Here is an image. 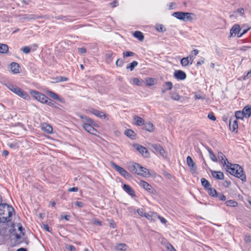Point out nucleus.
<instances>
[{
    "label": "nucleus",
    "instance_id": "1",
    "mask_svg": "<svg viewBox=\"0 0 251 251\" xmlns=\"http://www.w3.org/2000/svg\"><path fill=\"white\" fill-rule=\"evenodd\" d=\"M14 211L11 206L6 203H0V222L5 223L9 222Z\"/></svg>",
    "mask_w": 251,
    "mask_h": 251
},
{
    "label": "nucleus",
    "instance_id": "2",
    "mask_svg": "<svg viewBox=\"0 0 251 251\" xmlns=\"http://www.w3.org/2000/svg\"><path fill=\"white\" fill-rule=\"evenodd\" d=\"M174 16L177 19L183 21H192L193 20V17H195V15L193 13L176 12H174Z\"/></svg>",
    "mask_w": 251,
    "mask_h": 251
},
{
    "label": "nucleus",
    "instance_id": "3",
    "mask_svg": "<svg viewBox=\"0 0 251 251\" xmlns=\"http://www.w3.org/2000/svg\"><path fill=\"white\" fill-rule=\"evenodd\" d=\"M31 94L36 100L40 102L43 103L47 102L48 98L44 94L35 90L31 92Z\"/></svg>",
    "mask_w": 251,
    "mask_h": 251
},
{
    "label": "nucleus",
    "instance_id": "4",
    "mask_svg": "<svg viewBox=\"0 0 251 251\" xmlns=\"http://www.w3.org/2000/svg\"><path fill=\"white\" fill-rule=\"evenodd\" d=\"M111 165L125 178H128L130 177V175L122 167L117 165L114 162H111Z\"/></svg>",
    "mask_w": 251,
    "mask_h": 251
},
{
    "label": "nucleus",
    "instance_id": "5",
    "mask_svg": "<svg viewBox=\"0 0 251 251\" xmlns=\"http://www.w3.org/2000/svg\"><path fill=\"white\" fill-rule=\"evenodd\" d=\"M152 150L155 153H159L163 157H166V153L163 148L157 144H153L151 145Z\"/></svg>",
    "mask_w": 251,
    "mask_h": 251
},
{
    "label": "nucleus",
    "instance_id": "6",
    "mask_svg": "<svg viewBox=\"0 0 251 251\" xmlns=\"http://www.w3.org/2000/svg\"><path fill=\"white\" fill-rule=\"evenodd\" d=\"M93 125H94V123H82V125L83 128L88 132L92 134H96L97 130L94 128Z\"/></svg>",
    "mask_w": 251,
    "mask_h": 251
},
{
    "label": "nucleus",
    "instance_id": "7",
    "mask_svg": "<svg viewBox=\"0 0 251 251\" xmlns=\"http://www.w3.org/2000/svg\"><path fill=\"white\" fill-rule=\"evenodd\" d=\"M240 169L238 168H236L234 176L240 178L243 182H245L246 181V176L244 172V170L241 166H240Z\"/></svg>",
    "mask_w": 251,
    "mask_h": 251
},
{
    "label": "nucleus",
    "instance_id": "8",
    "mask_svg": "<svg viewBox=\"0 0 251 251\" xmlns=\"http://www.w3.org/2000/svg\"><path fill=\"white\" fill-rule=\"evenodd\" d=\"M186 161L191 172L192 174H195L197 171V167L192 158L190 156H188L187 157Z\"/></svg>",
    "mask_w": 251,
    "mask_h": 251
},
{
    "label": "nucleus",
    "instance_id": "9",
    "mask_svg": "<svg viewBox=\"0 0 251 251\" xmlns=\"http://www.w3.org/2000/svg\"><path fill=\"white\" fill-rule=\"evenodd\" d=\"M237 168L240 169L239 165L228 163V164L226 165V170L230 175L234 176Z\"/></svg>",
    "mask_w": 251,
    "mask_h": 251
},
{
    "label": "nucleus",
    "instance_id": "10",
    "mask_svg": "<svg viewBox=\"0 0 251 251\" xmlns=\"http://www.w3.org/2000/svg\"><path fill=\"white\" fill-rule=\"evenodd\" d=\"M134 148L140 153H141L145 157H149L150 156L149 152L148 150L144 147L140 145H134Z\"/></svg>",
    "mask_w": 251,
    "mask_h": 251
},
{
    "label": "nucleus",
    "instance_id": "11",
    "mask_svg": "<svg viewBox=\"0 0 251 251\" xmlns=\"http://www.w3.org/2000/svg\"><path fill=\"white\" fill-rule=\"evenodd\" d=\"M174 75L176 79L180 80H183L186 78V74L181 70L176 71Z\"/></svg>",
    "mask_w": 251,
    "mask_h": 251
},
{
    "label": "nucleus",
    "instance_id": "12",
    "mask_svg": "<svg viewBox=\"0 0 251 251\" xmlns=\"http://www.w3.org/2000/svg\"><path fill=\"white\" fill-rule=\"evenodd\" d=\"M229 128L232 131H234L238 129L237 120L234 117H231L229 120Z\"/></svg>",
    "mask_w": 251,
    "mask_h": 251
},
{
    "label": "nucleus",
    "instance_id": "13",
    "mask_svg": "<svg viewBox=\"0 0 251 251\" xmlns=\"http://www.w3.org/2000/svg\"><path fill=\"white\" fill-rule=\"evenodd\" d=\"M241 28L240 27V25L238 24L234 25L230 30V37L235 36L236 34L239 35L240 31H241Z\"/></svg>",
    "mask_w": 251,
    "mask_h": 251
},
{
    "label": "nucleus",
    "instance_id": "14",
    "mask_svg": "<svg viewBox=\"0 0 251 251\" xmlns=\"http://www.w3.org/2000/svg\"><path fill=\"white\" fill-rule=\"evenodd\" d=\"M138 170L137 174L138 175L142 176L144 177H149L150 175V172L148 169L141 166L139 165Z\"/></svg>",
    "mask_w": 251,
    "mask_h": 251
},
{
    "label": "nucleus",
    "instance_id": "15",
    "mask_svg": "<svg viewBox=\"0 0 251 251\" xmlns=\"http://www.w3.org/2000/svg\"><path fill=\"white\" fill-rule=\"evenodd\" d=\"M88 111L94 115H95L96 116L100 118H104L105 119L107 117V115L105 114L102 111H100L94 109H91L88 110Z\"/></svg>",
    "mask_w": 251,
    "mask_h": 251
},
{
    "label": "nucleus",
    "instance_id": "16",
    "mask_svg": "<svg viewBox=\"0 0 251 251\" xmlns=\"http://www.w3.org/2000/svg\"><path fill=\"white\" fill-rule=\"evenodd\" d=\"M10 69L13 74H18L20 73V65L16 62H12L9 65Z\"/></svg>",
    "mask_w": 251,
    "mask_h": 251
},
{
    "label": "nucleus",
    "instance_id": "17",
    "mask_svg": "<svg viewBox=\"0 0 251 251\" xmlns=\"http://www.w3.org/2000/svg\"><path fill=\"white\" fill-rule=\"evenodd\" d=\"M211 173L212 176L216 179L223 180L224 178V175L223 173L221 172L211 171Z\"/></svg>",
    "mask_w": 251,
    "mask_h": 251
},
{
    "label": "nucleus",
    "instance_id": "18",
    "mask_svg": "<svg viewBox=\"0 0 251 251\" xmlns=\"http://www.w3.org/2000/svg\"><path fill=\"white\" fill-rule=\"evenodd\" d=\"M15 94L25 100H28L29 98L28 94L20 88L17 89Z\"/></svg>",
    "mask_w": 251,
    "mask_h": 251
},
{
    "label": "nucleus",
    "instance_id": "19",
    "mask_svg": "<svg viewBox=\"0 0 251 251\" xmlns=\"http://www.w3.org/2000/svg\"><path fill=\"white\" fill-rule=\"evenodd\" d=\"M123 189L129 195L132 197L135 196V193L132 188L127 184H124L123 186Z\"/></svg>",
    "mask_w": 251,
    "mask_h": 251
},
{
    "label": "nucleus",
    "instance_id": "20",
    "mask_svg": "<svg viewBox=\"0 0 251 251\" xmlns=\"http://www.w3.org/2000/svg\"><path fill=\"white\" fill-rule=\"evenodd\" d=\"M245 117L249 118L251 116V105H247L242 110Z\"/></svg>",
    "mask_w": 251,
    "mask_h": 251
},
{
    "label": "nucleus",
    "instance_id": "21",
    "mask_svg": "<svg viewBox=\"0 0 251 251\" xmlns=\"http://www.w3.org/2000/svg\"><path fill=\"white\" fill-rule=\"evenodd\" d=\"M40 17L37 16L34 14H31V15H24L21 20H27V21H30V20H35L37 19L40 18Z\"/></svg>",
    "mask_w": 251,
    "mask_h": 251
},
{
    "label": "nucleus",
    "instance_id": "22",
    "mask_svg": "<svg viewBox=\"0 0 251 251\" xmlns=\"http://www.w3.org/2000/svg\"><path fill=\"white\" fill-rule=\"evenodd\" d=\"M139 165L140 164L137 163H132L129 165V169L132 173L137 174L138 169L139 168Z\"/></svg>",
    "mask_w": 251,
    "mask_h": 251
},
{
    "label": "nucleus",
    "instance_id": "23",
    "mask_svg": "<svg viewBox=\"0 0 251 251\" xmlns=\"http://www.w3.org/2000/svg\"><path fill=\"white\" fill-rule=\"evenodd\" d=\"M41 128L48 133H51L52 131V127L49 124L44 123L41 126Z\"/></svg>",
    "mask_w": 251,
    "mask_h": 251
},
{
    "label": "nucleus",
    "instance_id": "24",
    "mask_svg": "<svg viewBox=\"0 0 251 251\" xmlns=\"http://www.w3.org/2000/svg\"><path fill=\"white\" fill-rule=\"evenodd\" d=\"M161 243L162 245L164 246L167 251H173V246L170 243H168L166 240L162 239Z\"/></svg>",
    "mask_w": 251,
    "mask_h": 251
},
{
    "label": "nucleus",
    "instance_id": "25",
    "mask_svg": "<svg viewBox=\"0 0 251 251\" xmlns=\"http://www.w3.org/2000/svg\"><path fill=\"white\" fill-rule=\"evenodd\" d=\"M140 184L145 189H146L147 191H148L149 192H151V191L152 190L151 186V185H150L148 183H147L143 180L140 181Z\"/></svg>",
    "mask_w": 251,
    "mask_h": 251
},
{
    "label": "nucleus",
    "instance_id": "26",
    "mask_svg": "<svg viewBox=\"0 0 251 251\" xmlns=\"http://www.w3.org/2000/svg\"><path fill=\"white\" fill-rule=\"evenodd\" d=\"M135 121V124L138 126H141L144 125V121L141 117L138 116H135L133 118Z\"/></svg>",
    "mask_w": 251,
    "mask_h": 251
},
{
    "label": "nucleus",
    "instance_id": "27",
    "mask_svg": "<svg viewBox=\"0 0 251 251\" xmlns=\"http://www.w3.org/2000/svg\"><path fill=\"white\" fill-rule=\"evenodd\" d=\"M144 129L148 131L152 132L154 130V126L153 124L151 122H148L144 124Z\"/></svg>",
    "mask_w": 251,
    "mask_h": 251
},
{
    "label": "nucleus",
    "instance_id": "28",
    "mask_svg": "<svg viewBox=\"0 0 251 251\" xmlns=\"http://www.w3.org/2000/svg\"><path fill=\"white\" fill-rule=\"evenodd\" d=\"M133 36L140 41H142L144 39L143 33L139 31L134 32Z\"/></svg>",
    "mask_w": 251,
    "mask_h": 251
},
{
    "label": "nucleus",
    "instance_id": "29",
    "mask_svg": "<svg viewBox=\"0 0 251 251\" xmlns=\"http://www.w3.org/2000/svg\"><path fill=\"white\" fill-rule=\"evenodd\" d=\"M207 190L208 194L211 196L213 197H216L218 196V193L214 188L209 187L208 189H207Z\"/></svg>",
    "mask_w": 251,
    "mask_h": 251
},
{
    "label": "nucleus",
    "instance_id": "30",
    "mask_svg": "<svg viewBox=\"0 0 251 251\" xmlns=\"http://www.w3.org/2000/svg\"><path fill=\"white\" fill-rule=\"evenodd\" d=\"M78 117L81 119L83 121V123H94V121L90 118H88L85 115H82L81 114H79Z\"/></svg>",
    "mask_w": 251,
    "mask_h": 251
},
{
    "label": "nucleus",
    "instance_id": "31",
    "mask_svg": "<svg viewBox=\"0 0 251 251\" xmlns=\"http://www.w3.org/2000/svg\"><path fill=\"white\" fill-rule=\"evenodd\" d=\"M8 51V47L7 45L0 43V53H5Z\"/></svg>",
    "mask_w": 251,
    "mask_h": 251
},
{
    "label": "nucleus",
    "instance_id": "32",
    "mask_svg": "<svg viewBox=\"0 0 251 251\" xmlns=\"http://www.w3.org/2000/svg\"><path fill=\"white\" fill-rule=\"evenodd\" d=\"M125 134L128 137L134 139L135 137V132L131 129H127L125 132Z\"/></svg>",
    "mask_w": 251,
    "mask_h": 251
},
{
    "label": "nucleus",
    "instance_id": "33",
    "mask_svg": "<svg viewBox=\"0 0 251 251\" xmlns=\"http://www.w3.org/2000/svg\"><path fill=\"white\" fill-rule=\"evenodd\" d=\"M126 248L127 246L123 243L118 244L115 246V249L117 251H126Z\"/></svg>",
    "mask_w": 251,
    "mask_h": 251
},
{
    "label": "nucleus",
    "instance_id": "34",
    "mask_svg": "<svg viewBox=\"0 0 251 251\" xmlns=\"http://www.w3.org/2000/svg\"><path fill=\"white\" fill-rule=\"evenodd\" d=\"M180 63L181 65L183 67H186L189 65L190 64V60L189 59V57H183L180 60Z\"/></svg>",
    "mask_w": 251,
    "mask_h": 251
},
{
    "label": "nucleus",
    "instance_id": "35",
    "mask_svg": "<svg viewBox=\"0 0 251 251\" xmlns=\"http://www.w3.org/2000/svg\"><path fill=\"white\" fill-rule=\"evenodd\" d=\"M138 63L137 61H134L132 63L127 64L126 69H129L130 70L132 71L134 69L135 67L138 65Z\"/></svg>",
    "mask_w": 251,
    "mask_h": 251
},
{
    "label": "nucleus",
    "instance_id": "36",
    "mask_svg": "<svg viewBox=\"0 0 251 251\" xmlns=\"http://www.w3.org/2000/svg\"><path fill=\"white\" fill-rule=\"evenodd\" d=\"M112 52L109 51L106 53V61L107 63L110 64L112 62Z\"/></svg>",
    "mask_w": 251,
    "mask_h": 251
},
{
    "label": "nucleus",
    "instance_id": "37",
    "mask_svg": "<svg viewBox=\"0 0 251 251\" xmlns=\"http://www.w3.org/2000/svg\"><path fill=\"white\" fill-rule=\"evenodd\" d=\"M207 151L209 153V156H210V159L214 162H217V159L216 157V155L214 154V153L212 151V150L208 148L207 149Z\"/></svg>",
    "mask_w": 251,
    "mask_h": 251
},
{
    "label": "nucleus",
    "instance_id": "38",
    "mask_svg": "<svg viewBox=\"0 0 251 251\" xmlns=\"http://www.w3.org/2000/svg\"><path fill=\"white\" fill-rule=\"evenodd\" d=\"M236 120L237 119H243L245 117L243 111H237L235 113V117H234Z\"/></svg>",
    "mask_w": 251,
    "mask_h": 251
},
{
    "label": "nucleus",
    "instance_id": "39",
    "mask_svg": "<svg viewBox=\"0 0 251 251\" xmlns=\"http://www.w3.org/2000/svg\"><path fill=\"white\" fill-rule=\"evenodd\" d=\"M225 204L226 206L231 207H236L238 205L237 202L233 200L227 201H226Z\"/></svg>",
    "mask_w": 251,
    "mask_h": 251
},
{
    "label": "nucleus",
    "instance_id": "40",
    "mask_svg": "<svg viewBox=\"0 0 251 251\" xmlns=\"http://www.w3.org/2000/svg\"><path fill=\"white\" fill-rule=\"evenodd\" d=\"M201 181L202 185L205 189H208L210 187V185L209 182L205 178H201Z\"/></svg>",
    "mask_w": 251,
    "mask_h": 251
},
{
    "label": "nucleus",
    "instance_id": "41",
    "mask_svg": "<svg viewBox=\"0 0 251 251\" xmlns=\"http://www.w3.org/2000/svg\"><path fill=\"white\" fill-rule=\"evenodd\" d=\"M133 83L137 86H142L143 84V81L138 78H133L132 79Z\"/></svg>",
    "mask_w": 251,
    "mask_h": 251
},
{
    "label": "nucleus",
    "instance_id": "42",
    "mask_svg": "<svg viewBox=\"0 0 251 251\" xmlns=\"http://www.w3.org/2000/svg\"><path fill=\"white\" fill-rule=\"evenodd\" d=\"M47 94L50 97L53 98L54 100H58L59 99V96L54 92L51 91H48Z\"/></svg>",
    "mask_w": 251,
    "mask_h": 251
},
{
    "label": "nucleus",
    "instance_id": "43",
    "mask_svg": "<svg viewBox=\"0 0 251 251\" xmlns=\"http://www.w3.org/2000/svg\"><path fill=\"white\" fill-rule=\"evenodd\" d=\"M145 83L147 86H151L154 84V79L152 78H148L146 79Z\"/></svg>",
    "mask_w": 251,
    "mask_h": 251
},
{
    "label": "nucleus",
    "instance_id": "44",
    "mask_svg": "<svg viewBox=\"0 0 251 251\" xmlns=\"http://www.w3.org/2000/svg\"><path fill=\"white\" fill-rule=\"evenodd\" d=\"M7 88L12 92L15 93L17 90V89L19 88L18 87H17L16 86H14L12 84H8L7 85Z\"/></svg>",
    "mask_w": 251,
    "mask_h": 251
},
{
    "label": "nucleus",
    "instance_id": "45",
    "mask_svg": "<svg viewBox=\"0 0 251 251\" xmlns=\"http://www.w3.org/2000/svg\"><path fill=\"white\" fill-rule=\"evenodd\" d=\"M137 213L138 214L142 217H145L146 216V213L145 212L144 209L143 208H139L137 209Z\"/></svg>",
    "mask_w": 251,
    "mask_h": 251
},
{
    "label": "nucleus",
    "instance_id": "46",
    "mask_svg": "<svg viewBox=\"0 0 251 251\" xmlns=\"http://www.w3.org/2000/svg\"><path fill=\"white\" fill-rule=\"evenodd\" d=\"M135 54V53L133 52L127 51L123 53V56L125 57H129L132 56Z\"/></svg>",
    "mask_w": 251,
    "mask_h": 251
},
{
    "label": "nucleus",
    "instance_id": "47",
    "mask_svg": "<svg viewBox=\"0 0 251 251\" xmlns=\"http://www.w3.org/2000/svg\"><path fill=\"white\" fill-rule=\"evenodd\" d=\"M124 62L121 59H118L116 62V65L118 67H122L124 65Z\"/></svg>",
    "mask_w": 251,
    "mask_h": 251
},
{
    "label": "nucleus",
    "instance_id": "48",
    "mask_svg": "<svg viewBox=\"0 0 251 251\" xmlns=\"http://www.w3.org/2000/svg\"><path fill=\"white\" fill-rule=\"evenodd\" d=\"M156 29L159 31L162 32L163 31L164 26L162 25H156L155 26Z\"/></svg>",
    "mask_w": 251,
    "mask_h": 251
},
{
    "label": "nucleus",
    "instance_id": "49",
    "mask_svg": "<svg viewBox=\"0 0 251 251\" xmlns=\"http://www.w3.org/2000/svg\"><path fill=\"white\" fill-rule=\"evenodd\" d=\"M21 50L25 53H28L30 51V49L29 47L25 46L24 48H22Z\"/></svg>",
    "mask_w": 251,
    "mask_h": 251
},
{
    "label": "nucleus",
    "instance_id": "50",
    "mask_svg": "<svg viewBox=\"0 0 251 251\" xmlns=\"http://www.w3.org/2000/svg\"><path fill=\"white\" fill-rule=\"evenodd\" d=\"M207 117L210 120H211L214 121L216 120V118L215 116H214L213 113H212V112L209 113L208 114V115Z\"/></svg>",
    "mask_w": 251,
    "mask_h": 251
},
{
    "label": "nucleus",
    "instance_id": "51",
    "mask_svg": "<svg viewBox=\"0 0 251 251\" xmlns=\"http://www.w3.org/2000/svg\"><path fill=\"white\" fill-rule=\"evenodd\" d=\"M55 103V102L53 100H50L49 98H48L47 102L45 103V104H47L51 106H54Z\"/></svg>",
    "mask_w": 251,
    "mask_h": 251
},
{
    "label": "nucleus",
    "instance_id": "52",
    "mask_svg": "<svg viewBox=\"0 0 251 251\" xmlns=\"http://www.w3.org/2000/svg\"><path fill=\"white\" fill-rule=\"evenodd\" d=\"M152 212H150L149 213H146L145 217H146L148 220L152 221Z\"/></svg>",
    "mask_w": 251,
    "mask_h": 251
},
{
    "label": "nucleus",
    "instance_id": "53",
    "mask_svg": "<svg viewBox=\"0 0 251 251\" xmlns=\"http://www.w3.org/2000/svg\"><path fill=\"white\" fill-rule=\"evenodd\" d=\"M244 240L246 242H251V235L250 234H246L245 235Z\"/></svg>",
    "mask_w": 251,
    "mask_h": 251
},
{
    "label": "nucleus",
    "instance_id": "54",
    "mask_svg": "<svg viewBox=\"0 0 251 251\" xmlns=\"http://www.w3.org/2000/svg\"><path fill=\"white\" fill-rule=\"evenodd\" d=\"M221 161L224 166L226 165V166L227 164H228V163H229L226 157L223 158V159H221Z\"/></svg>",
    "mask_w": 251,
    "mask_h": 251
},
{
    "label": "nucleus",
    "instance_id": "55",
    "mask_svg": "<svg viewBox=\"0 0 251 251\" xmlns=\"http://www.w3.org/2000/svg\"><path fill=\"white\" fill-rule=\"evenodd\" d=\"M217 197H218L219 199L221 201H225L226 200V196L222 194H218V196Z\"/></svg>",
    "mask_w": 251,
    "mask_h": 251
},
{
    "label": "nucleus",
    "instance_id": "56",
    "mask_svg": "<svg viewBox=\"0 0 251 251\" xmlns=\"http://www.w3.org/2000/svg\"><path fill=\"white\" fill-rule=\"evenodd\" d=\"M159 216H160L157 215L156 213L152 212V221H155L157 219H159Z\"/></svg>",
    "mask_w": 251,
    "mask_h": 251
},
{
    "label": "nucleus",
    "instance_id": "57",
    "mask_svg": "<svg viewBox=\"0 0 251 251\" xmlns=\"http://www.w3.org/2000/svg\"><path fill=\"white\" fill-rule=\"evenodd\" d=\"M236 12L239 13L241 16H243L244 15V9L243 8H238L236 11Z\"/></svg>",
    "mask_w": 251,
    "mask_h": 251
},
{
    "label": "nucleus",
    "instance_id": "58",
    "mask_svg": "<svg viewBox=\"0 0 251 251\" xmlns=\"http://www.w3.org/2000/svg\"><path fill=\"white\" fill-rule=\"evenodd\" d=\"M51 82L52 83H58V82H59V76H58L57 77H55L51 78Z\"/></svg>",
    "mask_w": 251,
    "mask_h": 251
},
{
    "label": "nucleus",
    "instance_id": "59",
    "mask_svg": "<svg viewBox=\"0 0 251 251\" xmlns=\"http://www.w3.org/2000/svg\"><path fill=\"white\" fill-rule=\"evenodd\" d=\"M188 57L190 60V64L191 65L193 62L195 56H194L193 54H190Z\"/></svg>",
    "mask_w": 251,
    "mask_h": 251
},
{
    "label": "nucleus",
    "instance_id": "60",
    "mask_svg": "<svg viewBox=\"0 0 251 251\" xmlns=\"http://www.w3.org/2000/svg\"><path fill=\"white\" fill-rule=\"evenodd\" d=\"M93 223L94 224H97L100 226L101 225V222L96 219L93 220Z\"/></svg>",
    "mask_w": 251,
    "mask_h": 251
},
{
    "label": "nucleus",
    "instance_id": "61",
    "mask_svg": "<svg viewBox=\"0 0 251 251\" xmlns=\"http://www.w3.org/2000/svg\"><path fill=\"white\" fill-rule=\"evenodd\" d=\"M59 82L62 81H66L68 80V78L66 77L59 76Z\"/></svg>",
    "mask_w": 251,
    "mask_h": 251
},
{
    "label": "nucleus",
    "instance_id": "62",
    "mask_svg": "<svg viewBox=\"0 0 251 251\" xmlns=\"http://www.w3.org/2000/svg\"><path fill=\"white\" fill-rule=\"evenodd\" d=\"M67 249H68L70 251H75V247L72 245L68 246V247H67Z\"/></svg>",
    "mask_w": 251,
    "mask_h": 251
},
{
    "label": "nucleus",
    "instance_id": "63",
    "mask_svg": "<svg viewBox=\"0 0 251 251\" xmlns=\"http://www.w3.org/2000/svg\"><path fill=\"white\" fill-rule=\"evenodd\" d=\"M75 204L78 207H82L84 206L83 203L81 201H76Z\"/></svg>",
    "mask_w": 251,
    "mask_h": 251
},
{
    "label": "nucleus",
    "instance_id": "64",
    "mask_svg": "<svg viewBox=\"0 0 251 251\" xmlns=\"http://www.w3.org/2000/svg\"><path fill=\"white\" fill-rule=\"evenodd\" d=\"M251 76V72L249 71L248 72V73L247 74V75H245L243 77V79L244 80H246L247 78H248L249 77H250Z\"/></svg>",
    "mask_w": 251,
    "mask_h": 251
}]
</instances>
